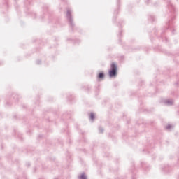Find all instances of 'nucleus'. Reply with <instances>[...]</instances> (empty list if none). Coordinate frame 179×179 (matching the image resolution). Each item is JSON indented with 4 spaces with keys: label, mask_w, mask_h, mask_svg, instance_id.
<instances>
[{
    "label": "nucleus",
    "mask_w": 179,
    "mask_h": 179,
    "mask_svg": "<svg viewBox=\"0 0 179 179\" xmlns=\"http://www.w3.org/2000/svg\"><path fill=\"white\" fill-rule=\"evenodd\" d=\"M66 19L69 23V25L71 29V31H73V29H75V22H73V17H72V11L68 9L66 13Z\"/></svg>",
    "instance_id": "obj_1"
},
{
    "label": "nucleus",
    "mask_w": 179,
    "mask_h": 179,
    "mask_svg": "<svg viewBox=\"0 0 179 179\" xmlns=\"http://www.w3.org/2000/svg\"><path fill=\"white\" fill-rule=\"evenodd\" d=\"M117 64L115 63H112L110 65V69L108 71L109 78H114L117 76Z\"/></svg>",
    "instance_id": "obj_2"
},
{
    "label": "nucleus",
    "mask_w": 179,
    "mask_h": 179,
    "mask_svg": "<svg viewBox=\"0 0 179 179\" xmlns=\"http://www.w3.org/2000/svg\"><path fill=\"white\" fill-rule=\"evenodd\" d=\"M166 2L168 3L169 9L172 10V12H174L176 8H174V6H173V4L171 3V1H170V0H166Z\"/></svg>",
    "instance_id": "obj_3"
},
{
    "label": "nucleus",
    "mask_w": 179,
    "mask_h": 179,
    "mask_svg": "<svg viewBox=\"0 0 179 179\" xmlns=\"http://www.w3.org/2000/svg\"><path fill=\"white\" fill-rule=\"evenodd\" d=\"M173 20H174V17H172L171 20H170L167 24H166V30H169V29H171V22H173Z\"/></svg>",
    "instance_id": "obj_4"
},
{
    "label": "nucleus",
    "mask_w": 179,
    "mask_h": 179,
    "mask_svg": "<svg viewBox=\"0 0 179 179\" xmlns=\"http://www.w3.org/2000/svg\"><path fill=\"white\" fill-rule=\"evenodd\" d=\"M165 106H173V100H165L164 101Z\"/></svg>",
    "instance_id": "obj_5"
},
{
    "label": "nucleus",
    "mask_w": 179,
    "mask_h": 179,
    "mask_svg": "<svg viewBox=\"0 0 179 179\" xmlns=\"http://www.w3.org/2000/svg\"><path fill=\"white\" fill-rule=\"evenodd\" d=\"M104 76H105V74L103 72H100L98 76H97V78L98 79H104Z\"/></svg>",
    "instance_id": "obj_6"
},
{
    "label": "nucleus",
    "mask_w": 179,
    "mask_h": 179,
    "mask_svg": "<svg viewBox=\"0 0 179 179\" xmlns=\"http://www.w3.org/2000/svg\"><path fill=\"white\" fill-rule=\"evenodd\" d=\"M94 118H96V116L94 115V113H91L90 115V119L92 120V121H94Z\"/></svg>",
    "instance_id": "obj_7"
},
{
    "label": "nucleus",
    "mask_w": 179,
    "mask_h": 179,
    "mask_svg": "<svg viewBox=\"0 0 179 179\" xmlns=\"http://www.w3.org/2000/svg\"><path fill=\"white\" fill-rule=\"evenodd\" d=\"M80 179H87V176L85 173H82L81 176L79 177Z\"/></svg>",
    "instance_id": "obj_8"
},
{
    "label": "nucleus",
    "mask_w": 179,
    "mask_h": 179,
    "mask_svg": "<svg viewBox=\"0 0 179 179\" xmlns=\"http://www.w3.org/2000/svg\"><path fill=\"white\" fill-rule=\"evenodd\" d=\"M148 20H150V22H155V17L153 15H149Z\"/></svg>",
    "instance_id": "obj_9"
},
{
    "label": "nucleus",
    "mask_w": 179,
    "mask_h": 179,
    "mask_svg": "<svg viewBox=\"0 0 179 179\" xmlns=\"http://www.w3.org/2000/svg\"><path fill=\"white\" fill-rule=\"evenodd\" d=\"M99 131L100 134H103V132H104V129L101 127H99Z\"/></svg>",
    "instance_id": "obj_10"
},
{
    "label": "nucleus",
    "mask_w": 179,
    "mask_h": 179,
    "mask_svg": "<svg viewBox=\"0 0 179 179\" xmlns=\"http://www.w3.org/2000/svg\"><path fill=\"white\" fill-rule=\"evenodd\" d=\"M13 99H15V100H19V96L17 94H13Z\"/></svg>",
    "instance_id": "obj_11"
},
{
    "label": "nucleus",
    "mask_w": 179,
    "mask_h": 179,
    "mask_svg": "<svg viewBox=\"0 0 179 179\" xmlns=\"http://www.w3.org/2000/svg\"><path fill=\"white\" fill-rule=\"evenodd\" d=\"M36 65H41V60H40V59L36 60Z\"/></svg>",
    "instance_id": "obj_12"
},
{
    "label": "nucleus",
    "mask_w": 179,
    "mask_h": 179,
    "mask_svg": "<svg viewBox=\"0 0 179 179\" xmlns=\"http://www.w3.org/2000/svg\"><path fill=\"white\" fill-rule=\"evenodd\" d=\"M173 127V126L171 124H168L166 127V129H170Z\"/></svg>",
    "instance_id": "obj_13"
},
{
    "label": "nucleus",
    "mask_w": 179,
    "mask_h": 179,
    "mask_svg": "<svg viewBox=\"0 0 179 179\" xmlns=\"http://www.w3.org/2000/svg\"><path fill=\"white\" fill-rule=\"evenodd\" d=\"M115 15H118V10H115Z\"/></svg>",
    "instance_id": "obj_14"
},
{
    "label": "nucleus",
    "mask_w": 179,
    "mask_h": 179,
    "mask_svg": "<svg viewBox=\"0 0 179 179\" xmlns=\"http://www.w3.org/2000/svg\"><path fill=\"white\" fill-rule=\"evenodd\" d=\"M122 33V31H120L119 32V34H118V36H119V37H120V36H121Z\"/></svg>",
    "instance_id": "obj_15"
},
{
    "label": "nucleus",
    "mask_w": 179,
    "mask_h": 179,
    "mask_svg": "<svg viewBox=\"0 0 179 179\" xmlns=\"http://www.w3.org/2000/svg\"><path fill=\"white\" fill-rule=\"evenodd\" d=\"M7 106H10V103L9 102H6Z\"/></svg>",
    "instance_id": "obj_16"
},
{
    "label": "nucleus",
    "mask_w": 179,
    "mask_h": 179,
    "mask_svg": "<svg viewBox=\"0 0 179 179\" xmlns=\"http://www.w3.org/2000/svg\"><path fill=\"white\" fill-rule=\"evenodd\" d=\"M27 167H30V163L27 164Z\"/></svg>",
    "instance_id": "obj_17"
},
{
    "label": "nucleus",
    "mask_w": 179,
    "mask_h": 179,
    "mask_svg": "<svg viewBox=\"0 0 179 179\" xmlns=\"http://www.w3.org/2000/svg\"><path fill=\"white\" fill-rule=\"evenodd\" d=\"M144 164H145V163L141 162V166H142V167H143Z\"/></svg>",
    "instance_id": "obj_18"
},
{
    "label": "nucleus",
    "mask_w": 179,
    "mask_h": 179,
    "mask_svg": "<svg viewBox=\"0 0 179 179\" xmlns=\"http://www.w3.org/2000/svg\"><path fill=\"white\" fill-rule=\"evenodd\" d=\"M174 31H175V30L173 29V30L172 31V34H174Z\"/></svg>",
    "instance_id": "obj_19"
},
{
    "label": "nucleus",
    "mask_w": 179,
    "mask_h": 179,
    "mask_svg": "<svg viewBox=\"0 0 179 179\" xmlns=\"http://www.w3.org/2000/svg\"><path fill=\"white\" fill-rule=\"evenodd\" d=\"M165 40H166V42L169 41V40L167 39V38H165Z\"/></svg>",
    "instance_id": "obj_20"
},
{
    "label": "nucleus",
    "mask_w": 179,
    "mask_h": 179,
    "mask_svg": "<svg viewBox=\"0 0 179 179\" xmlns=\"http://www.w3.org/2000/svg\"><path fill=\"white\" fill-rule=\"evenodd\" d=\"M149 1H150V0H147V3H149Z\"/></svg>",
    "instance_id": "obj_21"
},
{
    "label": "nucleus",
    "mask_w": 179,
    "mask_h": 179,
    "mask_svg": "<svg viewBox=\"0 0 179 179\" xmlns=\"http://www.w3.org/2000/svg\"><path fill=\"white\" fill-rule=\"evenodd\" d=\"M117 3H120V1H117Z\"/></svg>",
    "instance_id": "obj_22"
},
{
    "label": "nucleus",
    "mask_w": 179,
    "mask_h": 179,
    "mask_svg": "<svg viewBox=\"0 0 179 179\" xmlns=\"http://www.w3.org/2000/svg\"><path fill=\"white\" fill-rule=\"evenodd\" d=\"M40 137H41L42 136H39Z\"/></svg>",
    "instance_id": "obj_23"
},
{
    "label": "nucleus",
    "mask_w": 179,
    "mask_h": 179,
    "mask_svg": "<svg viewBox=\"0 0 179 179\" xmlns=\"http://www.w3.org/2000/svg\"><path fill=\"white\" fill-rule=\"evenodd\" d=\"M132 179H134V178H132Z\"/></svg>",
    "instance_id": "obj_24"
}]
</instances>
